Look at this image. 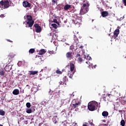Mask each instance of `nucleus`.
<instances>
[{
    "label": "nucleus",
    "instance_id": "nucleus-21",
    "mask_svg": "<svg viewBox=\"0 0 126 126\" xmlns=\"http://www.w3.org/2000/svg\"><path fill=\"white\" fill-rule=\"evenodd\" d=\"M102 115L103 117H105V118H107V116H109V112L107 111H103L102 113Z\"/></svg>",
    "mask_w": 126,
    "mask_h": 126
},
{
    "label": "nucleus",
    "instance_id": "nucleus-31",
    "mask_svg": "<svg viewBox=\"0 0 126 126\" xmlns=\"http://www.w3.org/2000/svg\"><path fill=\"white\" fill-rule=\"evenodd\" d=\"M84 59H87V60H89V61H90V60H91V57L90 56H86L85 55H84Z\"/></svg>",
    "mask_w": 126,
    "mask_h": 126
},
{
    "label": "nucleus",
    "instance_id": "nucleus-43",
    "mask_svg": "<svg viewBox=\"0 0 126 126\" xmlns=\"http://www.w3.org/2000/svg\"><path fill=\"white\" fill-rule=\"evenodd\" d=\"M48 52L50 55H53V54H54V51H49Z\"/></svg>",
    "mask_w": 126,
    "mask_h": 126
},
{
    "label": "nucleus",
    "instance_id": "nucleus-41",
    "mask_svg": "<svg viewBox=\"0 0 126 126\" xmlns=\"http://www.w3.org/2000/svg\"><path fill=\"white\" fill-rule=\"evenodd\" d=\"M83 126H88V123H85L84 124H83Z\"/></svg>",
    "mask_w": 126,
    "mask_h": 126
},
{
    "label": "nucleus",
    "instance_id": "nucleus-23",
    "mask_svg": "<svg viewBox=\"0 0 126 126\" xmlns=\"http://www.w3.org/2000/svg\"><path fill=\"white\" fill-rule=\"evenodd\" d=\"M59 85H64V86H66V83H65L63 80L59 83Z\"/></svg>",
    "mask_w": 126,
    "mask_h": 126
},
{
    "label": "nucleus",
    "instance_id": "nucleus-18",
    "mask_svg": "<svg viewBox=\"0 0 126 126\" xmlns=\"http://www.w3.org/2000/svg\"><path fill=\"white\" fill-rule=\"evenodd\" d=\"M33 18L32 17V16L30 15H27V20L26 21H32Z\"/></svg>",
    "mask_w": 126,
    "mask_h": 126
},
{
    "label": "nucleus",
    "instance_id": "nucleus-15",
    "mask_svg": "<svg viewBox=\"0 0 126 126\" xmlns=\"http://www.w3.org/2000/svg\"><path fill=\"white\" fill-rule=\"evenodd\" d=\"M109 15L108 11H104L101 12V16L102 17H106Z\"/></svg>",
    "mask_w": 126,
    "mask_h": 126
},
{
    "label": "nucleus",
    "instance_id": "nucleus-39",
    "mask_svg": "<svg viewBox=\"0 0 126 126\" xmlns=\"http://www.w3.org/2000/svg\"><path fill=\"white\" fill-rule=\"evenodd\" d=\"M81 56L80 55V54H77L75 58H76V59H78V58H80Z\"/></svg>",
    "mask_w": 126,
    "mask_h": 126
},
{
    "label": "nucleus",
    "instance_id": "nucleus-44",
    "mask_svg": "<svg viewBox=\"0 0 126 126\" xmlns=\"http://www.w3.org/2000/svg\"><path fill=\"white\" fill-rule=\"evenodd\" d=\"M123 2L124 3V5L126 6V0H123Z\"/></svg>",
    "mask_w": 126,
    "mask_h": 126
},
{
    "label": "nucleus",
    "instance_id": "nucleus-55",
    "mask_svg": "<svg viewBox=\"0 0 126 126\" xmlns=\"http://www.w3.org/2000/svg\"><path fill=\"white\" fill-rule=\"evenodd\" d=\"M93 21H94V20H92V22H93Z\"/></svg>",
    "mask_w": 126,
    "mask_h": 126
},
{
    "label": "nucleus",
    "instance_id": "nucleus-45",
    "mask_svg": "<svg viewBox=\"0 0 126 126\" xmlns=\"http://www.w3.org/2000/svg\"><path fill=\"white\" fill-rule=\"evenodd\" d=\"M9 57H11V58H14V55H12V54H10Z\"/></svg>",
    "mask_w": 126,
    "mask_h": 126
},
{
    "label": "nucleus",
    "instance_id": "nucleus-52",
    "mask_svg": "<svg viewBox=\"0 0 126 126\" xmlns=\"http://www.w3.org/2000/svg\"><path fill=\"white\" fill-rule=\"evenodd\" d=\"M90 124L92 125H93V123H92V122L90 123Z\"/></svg>",
    "mask_w": 126,
    "mask_h": 126
},
{
    "label": "nucleus",
    "instance_id": "nucleus-34",
    "mask_svg": "<svg viewBox=\"0 0 126 126\" xmlns=\"http://www.w3.org/2000/svg\"><path fill=\"white\" fill-rule=\"evenodd\" d=\"M52 2L54 3V4H55V3L58 4V0H52Z\"/></svg>",
    "mask_w": 126,
    "mask_h": 126
},
{
    "label": "nucleus",
    "instance_id": "nucleus-14",
    "mask_svg": "<svg viewBox=\"0 0 126 126\" xmlns=\"http://www.w3.org/2000/svg\"><path fill=\"white\" fill-rule=\"evenodd\" d=\"M46 52H47L45 49H42L39 50L38 55L39 56H43V55H44V54H46Z\"/></svg>",
    "mask_w": 126,
    "mask_h": 126
},
{
    "label": "nucleus",
    "instance_id": "nucleus-1",
    "mask_svg": "<svg viewBox=\"0 0 126 126\" xmlns=\"http://www.w3.org/2000/svg\"><path fill=\"white\" fill-rule=\"evenodd\" d=\"M90 6V4H89V1H87L86 3H84L83 4L81 8V9L80 11V14H81V15H83L85 14V13H87L89 11Z\"/></svg>",
    "mask_w": 126,
    "mask_h": 126
},
{
    "label": "nucleus",
    "instance_id": "nucleus-47",
    "mask_svg": "<svg viewBox=\"0 0 126 126\" xmlns=\"http://www.w3.org/2000/svg\"><path fill=\"white\" fill-rule=\"evenodd\" d=\"M108 97H110V96H111V94H107Z\"/></svg>",
    "mask_w": 126,
    "mask_h": 126
},
{
    "label": "nucleus",
    "instance_id": "nucleus-10",
    "mask_svg": "<svg viewBox=\"0 0 126 126\" xmlns=\"http://www.w3.org/2000/svg\"><path fill=\"white\" fill-rule=\"evenodd\" d=\"M72 57H73L72 55V52H67L66 54V57L68 60H69V61L72 59Z\"/></svg>",
    "mask_w": 126,
    "mask_h": 126
},
{
    "label": "nucleus",
    "instance_id": "nucleus-11",
    "mask_svg": "<svg viewBox=\"0 0 126 126\" xmlns=\"http://www.w3.org/2000/svg\"><path fill=\"white\" fill-rule=\"evenodd\" d=\"M54 116L52 118V121L53 123L56 125L58 124L59 122H58V121L57 120V119H58V116H57V113H54Z\"/></svg>",
    "mask_w": 126,
    "mask_h": 126
},
{
    "label": "nucleus",
    "instance_id": "nucleus-30",
    "mask_svg": "<svg viewBox=\"0 0 126 126\" xmlns=\"http://www.w3.org/2000/svg\"><path fill=\"white\" fill-rule=\"evenodd\" d=\"M121 125L122 126H125L126 125V122H125V120H122L121 122Z\"/></svg>",
    "mask_w": 126,
    "mask_h": 126
},
{
    "label": "nucleus",
    "instance_id": "nucleus-5",
    "mask_svg": "<svg viewBox=\"0 0 126 126\" xmlns=\"http://www.w3.org/2000/svg\"><path fill=\"white\" fill-rule=\"evenodd\" d=\"M81 102L79 101H76L75 99H74L72 101V108L75 109V111H78V108L80 106Z\"/></svg>",
    "mask_w": 126,
    "mask_h": 126
},
{
    "label": "nucleus",
    "instance_id": "nucleus-54",
    "mask_svg": "<svg viewBox=\"0 0 126 126\" xmlns=\"http://www.w3.org/2000/svg\"><path fill=\"white\" fill-rule=\"evenodd\" d=\"M0 126H2V125L1 124H0Z\"/></svg>",
    "mask_w": 126,
    "mask_h": 126
},
{
    "label": "nucleus",
    "instance_id": "nucleus-50",
    "mask_svg": "<svg viewBox=\"0 0 126 126\" xmlns=\"http://www.w3.org/2000/svg\"><path fill=\"white\" fill-rule=\"evenodd\" d=\"M7 41H8V42H12V41H11V40H9V39H8Z\"/></svg>",
    "mask_w": 126,
    "mask_h": 126
},
{
    "label": "nucleus",
    "instance_id": "nucleus-9",
    "mask_svg": "<svg viewBox=\"0 0 126 126\" xmlns=\"http://www.w3.org/2000/svg\"><path fill=\"white\" fill-rule=\"evenodd\" d=\"M119 34H120V30L116 29L114 32V35L112 36V38L116 39V38H117V37H118L119 35Z\"/></svg>",
    "mask_w": 126,
    "mask_h": 126
},
{
    "label": "nucleus",
    "instance_id": "nucleus-28",
    "mask_svg": "<svg viewBox=\"0 0 126 126\" xmlns=\"http://www.w3.org/2000/svg\"><path fill=\"white\" fill-rule=\"evenodd\" d=\"M4 115H5V112L3 110L0 109V115L4 116Z\"/></svg>",
    "mask_w": 126,
    "mask_h": 126
},
{
    "label": "nucleus",
    "instance_id": "nucleus-24",
    "mask_svg": "<svg viewBox=\"0 0 126 126\" xmlns=\"http://www.w3.org/2000/svg\"><path fill=\"white\" fill-rule=\"evenodd\" d=\"M4 74H5V71H4L2 69H0V75L1 76H3V75H4Z\"/></svg>",
    "mask_w": 126,
    "mask_h": 126
},
{
    "label": "nucleus",
    "instance_id": "nucleus-58",
    "mask_svg": "<svg viewBox=\"0 0 126 126\" xmlns=\"http://www.w3.org/2000/svg\"><path fill=\"white\" fill-rule=\"evenodd\" d=\"M26 27H28L27 26H26Z\"/></svg>",
    "mask_w": 126,
    "mask_h": 126
},
{
    "label": "nucleus",
    "instance_id": "nucleus-36",
    "mask_svg": "<svg viewBox=\"0 0 126 126\" xmlns=\"http://www.w3.org/2000/svg\"><path fill=\"white\" fill-rule=\"evenodd\" d=\"M78 60L79 61V62H80V63H82V58H81V57H78Z\"/></svg>",
    "mask_w": 126,
    "mask_h": 126
},
{
    "label": "nucleus",
    "instance_id": "nucleus-26",
    "mask_svg": "<svg viewBox=\"0 0 126 126\" xmlns=\"http://www.w3.org/2000/svg\"><path fill=\"white\" fill-rule=\"evenodd\" d=\"M29 52L30 54H33V53H35V49L34 48L30 49Z\"/></svg>",
    "mask_w": 126,
    "mask_h": 126
},
{
    "label": "nucleus",
    "instance_id": "nucleus-27",
    "mask_svg": "<svg viewBox=\"0 0 126 126\" xmlns=\"http://www.w3.org/2000/svg\"><path fill=\"white\" fill-rule=\"evenodd\" d=\"M62 80L63 81L65 82V83H66V82H67L68 81V79H67V77L66 76H64V77H63V79Z\"/></svg>",
    "mask_w": 126,
    "mask_h": 126
},
{
    "label": "nucleus",
    "instance_id": "nucleus-42",
    "mask_svg": "<svg viewBox=\"0 0 126 126\" xmlns=\"http://www.w3.org/2000/svg\"><path fill=\"white\" fill-rule=\"evenodd\" d=\"M78 47H79V48H80V49H83V46H82V45H78Z\"/></svg>",
    "mask_w": 126,
    "mask_h": 126
},
{
    "label": "nucleus",
    "instance_id": "nucleus-57",
    "mask_svg": "<svg viewBox=\"0 0 126 126\" xmlns=\"http://www.w3.org/2000/svg\"><path fill=\"white\" fill-rule=\"evenodd\" d=\"M86 63H88V62H86Z\"/></svg>",
    "mask_w": 126,
    "mask_h": 126
},
{
    "label": "nucleus",
    "instance_id": "nucleus-56",
    "mask_svg": "<svg viewBox=\"0 0 126 126\" xmlns=\"http://www.w3.org/2000/svg\"><path fill=\"white\" fill-rule=\"evenodd\" d=\"M109 36H111V34H109Z\"/></svg>",
    "mask_w": 126,
    "mask_h": 126
},
{
    "label": "nucleus",
    "instance_id": "nucleus-49",
    "mask_svg": "<svg viewBox=\"0 0 126 126\" xmlns=\"http://www.w3.org/2000/svg\"><path fill=\"white\" fill-rule=\"evenodd\" d=\"M49 36H52V33H50L49 34H48Z\"/></svg>",
    "mask_w": 126,
    "mask_h": 126
},
{
    "label": "nucleus",
    "instance_id": "nucleus-19",
    "mask_svg": "<svg viewBox=\"0 0 126 126\" xmlns=\"http://www.w3.org/2000/svg\"><path fill=\"white\" fill-rule=\"evenodd\" d=\"M30 75H35L38 73V71H29Z\"/></svg>",
    "mask_w": 126,
    "mask_h": 126
},
{
    "label": "nucleus",
    "instance_id": "nucleus-25",
    "mask_svg": "<svg viewBox=\"0 0 126 126\" xmlns=\"http://www.w3.org/2000/svg\"><path fill=\"white\" fill-rule=\"evenodd\" d=\"M73 39L75 43H76L77 44H78V38H77V37L76 36V35H74Z\"/></svg>",
    "mask_w": 126,
    "mask_h": 126
},
{
    "label": "nucleus",
    "instance_id": "nucleus-46",
    "mask_svg": "<svg viewBox=\"0 0 126 126\" xmlns=\"http://www.w3.org/2000/svg\"><path fill=\"white\" fill-rule=\"evenodd\" d=\"M42 125H43V123H39L38 126H42Z\"/></svg>",
    "mask_w": 126,
    "mask_h": 126
},
{
    "label": "nucleus",
    "instance_id": "nucleus-6",
    "mask_svg": "<svg viewBox=\"0 0 126 126\" xmlns=\"http://www.w3.org/2000/svg\"><path fill=\"white\" fill-rule=\"evenodd\" d=\"M52 97L54 100H56V101H59L60 99H61V96H60V91L54 92Z\"/></svg>",
    "mask_w": 126,
    "mask_h": 126
},
{
    "label": "nucleus",
    "instance_id": "nucleus-17",
    "mask_svg": "<svg viewBox=\"0 0 126 126\" xmlns=\"http://www.w3.org/2000/svg\"><path fill=\"white\" fill-rule=\"evenodd\" d=\"M12 94L13 95H19V90H18V89L14 90L12 92Z\"/></svg>",
    "mask_w": 126,
    "mask_h": 126
},
{
    "label": "nucleus",
    "instance_id": "nucleus-3",
    "mask_svg": "<svg viewBox=\"0 0 126 126\" xmlns=\"http://www.w3.org/2000/svg\"><path fill=\"white\" fill-rule=\"evenodd\" d=\"M11 3L8 0H2L0 1V6L2 8H8L11 6Z\"/></svg>",
    "mask_w": 126,
    "mask_h": 126
},
{
    "label": "nucleus",
    "instance_id": "nucleus-40",
    "mask_svg": "<svg viewBox=\"0 0 126 126\" xmlns=\"http://www.w3.org/2000/svg\"><path fill=\"white\" fill-rule=\"evenodd\" d=\"M0 17L1 18H3V17H5V14H1V15H0Z\"/></svg>",
    "mask_w": 126,
    "mask_h": 126
},
{
    "label": "nucleus",
    "instance_id": "nucleus-16",
    "mask_svg": "<svg viewBox=\"0 0 126 126\" xmlns=\"http://www.w3.org/2000/svg\"><path fill=\"white\" fill-rule=\"evenodd\" d=\"M70 7H71V5H68L67 4L64 6V10L67 11V10H68V9H69Z\"/></svg>",
    "mask_w": 126,
    "mask_h": 126
},
{
    "label": "nucleus",
    "instance_id": "nucleus-12",
    "mask_svg": "<svg viewBox=\"0 0 126 126\" xmlns=\"http://www.w3.org/2000/svg\"><path fill=\"white\" fill-rule=\"evenodd\" d=\"M26 24L29 25V27H32L33 25H34V20L32 21H26Z\"/></svg>",
    "mask_w": 126,
    "mask_h": 126
},
{
    "label": "nucleus",
    "instance_id": "nucleus-37",
    "mask_svg": "<svg viewBox=\"0 0 126 126\" xmlns=\"http://www.w3.org/2000/svg\"><path fill=\"white\" fill-rule=\"evenodd\" d=\"M68 75L69 77V78H72V77L73 76V75L69 73H68Z\"/></svg>",
    "mask_w": 126,
    "mask_h": 126
},
{
    "label": "nucleus",
    "instance_id": "nucleus-38",
    "mask_svg": "<svg viewBox=\"0 0 126 126\" xmlns=\"http://www.w3.org/2000/svg\"><path fill=\"white\" fill-rule=\"evenodd\" d=\"M53 22H54V23H57V24H58L59 22H58V20H57V19H54L53 20Z\"/></svg>",
    "mask_w": 126,
    "mask_h": 126
},
{
    "label": "nucleus",
    "instance_id": "nucleus-53",
    "mask_svg": "<svg viewBox=\"0 0 126 126\" xmlns=\"http://www.w3.org/2000/svg\"><path fill=\"white\" fill-rule=\"evenodd\" d=\"M8 0V1L10 2V3H11V1H10V0Z\"/></svg>",
    "mask_w": 126,
    "mask_h": 126
},
{
    "label": "nucleus",
    "instance_id": "nucleus-4",
    "mask_svg": "<svg viewBox=\"0 0 126 126\" xmlns=\"http://www.w3.org/2000/svg\"><path fill=\"white\" fill-rule=\"evenodd\" d=\"M77 19H75L72 20L73 24H75V25H80L81 22H82V16H81V14L77 16Z\"/></svg>",
    "mask_w": 126,
    "mask_h": 126
},
{
    "label": "nucleus",
    "instance_id": "nucleus-29",
    "mask_svg": "<svg viewBox=\"0 0 126 126\" xmlns=\"http://www.w3.org/2000/svg\"><path fill=\"white\" fill-rule=\"evenodd\" d=\"M27 114H31L32 113V110L31 109H28L26 110Z\"/></svg>",
    "mask_w": 126,
    "mask_h": 126
},
{
    "label": "nucleus",
    "instance_id": "nucleus-7",
    "mask_svg": "<svg viewBox=\"0 0 126 126\" xmlns=\"http://www.w3.org/2000/svg\"><path fill=\"white\" fill-rule=\"evenodd\" d=\"M33 27H34L35 31L36 33H40L42 31V28L39 25V24H35L33 25Z\"/></svg>",
    "mask_w": 126,
    "mask_h": 126
},
{
    "label": "nucleus",
    "instance_id": "nucleus-20",
    "mask_svg": "<svg viewBox=\"0 0 126 126\" xmlns=\"http://www.w3.org/2000/svg\"><path fill=\"white\" fill-rule=\"evenodd\" d=\"M74 64L73 63H70V71H73L74 70Z\"/></svg>",
    "mask_w": 126,
    "mask_h": 126
},
{
    "label": "nucleus",
    "instance_id": "nucleus-13",
    "mask_svg": "<svg viewBox=\"0 0 126 126\" xmlns=\"http://www.w3.org/2000/svg\"><path fill=\"white\" fill-rule=\"evenodd\" d=\"M62 103L63 105H66V104L69 103V99H68V98L63 99L62 100Z\"/></svg>",
    "mask_w": 126,
    "mask_h": 126
},
{
    "label": "nucleus",
    "instance_id": "nucleus-51",
    "mask_svg": "<svg viewBox=\"0 0 126 126\" xmlns=\"http://www.w3.org/2000/svg\"><path fill=\"white\" fill-rule=\"evenodd\" d=\"M74 126H78L77 125V124L75 123V125H74Z\"/></svg>",
    "mask_w": 126,
    "mask_h": 126
},
{
    "label": "nucleus",
    "instance_id": "nucleus-59",
    "mask_svg": "<svg viewBox=\"0 0 126 126\" xmlns=\"http://www.w3.org/2000/svg\"><path fill=\"white\" fill-rule=\"evenodd\" d=\"M31 29H32V28H31Z\"/></svg>",
    "mask_w": 126,
    "mask_h": 126
},
{
    "label": "nucleus",
    "instance_id": "nucleus-33",
    "mask_svg": "<svg viewBox=\"0 0 126 126\" xmlns=\"http://www.w3.org/2000/svg\"><path fill=\"white\" fill-rule=\"evenodd\" d=\"M52 26L53 27V28H55V29H57V28H58L57 24H52Z\"/></svg>",
    "mask_w": 126,
    "mask_h": 126
},
{
    "label": "nucleus",
    "instance_id": "nucleus-32",
    "mask_svg": "<svg viewBox=\"0 0 126 126\" xmlns=\"http://www.w3.org/2000/svg\"><path fill=\"white\" fill-rule=\"evenodd\" d=\"M27 108H30L31 107V103L30 102H27L26 103Z\"/></svg>",
    "mask_w": 126,
    "mask_h": 126
},
{
    "label": "nucleus",
    "instance_id": "nucleus-2",
    "mask_svg": "<svg viewBox=\"0 0 126 126\" xmlns=\"http://www.w3.org/2000/svg\"><path fill=\"white\" fill-rule=\"evenodd\" d=\"M98 106H99L98 102H96L95 101H92L89 102L88 104V108L89 111L93 112V111L97 110Z\"/></svg>",
    "mask_w": 126,
    "mask_h": 126
},
{
    "label": "nucleus",
    "instance_id": "nucleus-35",
    "mask_svg": "<svg viewBox=\"0 0 126 126\" xmlns=\"http://www.w3.org/2000/svg\"><path fill=\"white\" fill-rule=\"evenodd\" d=\"M56 73H57V74H62V71H61L59 69H58L56 71Z\"/></svg>",
    "mask_w": 126,
    "mask_h": 126
},
{
    "label": "nucleus",
    "instance_id": "nucleus-8",
    "mask_svg": "<svg viewBox=\"0 0 126 126\" xmlns=\"http://www.w3.org/2000/svg\"><path fill=\"white\" fill-rule=\"evenodd\" d=\"M23 5L24 7H29V8L31 9V3L27 1H24L23 2Z\"/></svg>",
    "mask_w": 126,
    "mask_h": 126
},
{
    "label": "nucleus",
    "instance_id": "nucleus-48",
    "mask_svg": "<svg viewBox=\"0 0 126 126\" xmlns=\"http://www.w3.org/2000/svg\"><path fill=\"white\" fill-rule=\"evenodd\" d=\"M102 98L104 101H106V99H105V96H102Z\"/></svg>",
    "mask_w": 126,
    "mask_h": 126
},
{
    "label": "nucleus",
    "instance_id": "nucleus-22",
    "mask_svg": "<svg viewBox=\"0 0 126 126\" xmlns=\"http://www.w3.org/2000/svg\"><path fill=\"white\" fill-rule=\"evenodd\" d=\"M11 69V67H10V65H6L5 67V70L6 71H9Z\"/></svg>",
    "mask_w": 126,
    "mask_h": 126
}]
</instances>
